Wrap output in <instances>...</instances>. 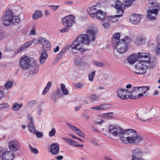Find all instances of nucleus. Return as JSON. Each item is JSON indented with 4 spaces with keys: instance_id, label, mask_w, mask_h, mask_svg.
I'll return each instance as SVG.
<instances>
[{
    "instance_id": "nucleus-32",
    "label": "nucleus",
    "mask_w": 160,
    "mask_h": 160,
    "mask_svg": "<svg viewBox=\"0 0 160 160\" xmlns=\"http://www.w3.org/2000/svg\"><path fill=\"white\" fill-rule=\"evenodd\" d=\"M51 83L50 81H49L48 82L46 86L45 87L42 92V95H45L47 93V92L48 91L50 88L51 87Z\"/></svg>"
},
{
    "instance_id": "nucleus-53",
    "label": "nucleus",
    "mask_w": 160,
    "mask_h": 160,
    "mask_svg": "<svg viewBox=\"0 0 160 160\" xmlns=\"http://www.w3.org/2000/svg\"><path fill=\"white\" fill-rule=\"evenodd\" d=\"M68 29L67 28L65 27V28H63L62 29H61L60 30V32L61 33H63L64 32H67L68 31Z\"/></svg>"
},
{
    "instance_id": "nucleus-43",
    "label": "nucleus",
    "mask_w": 160,
    "mask_h": 160,
    "mask_svg": "<svg viewBox=\"0 0 160 160\" xmlns=\"http://www.w3.org/2000/svg\"><path fill=\"white\" fill-rule=\"evenodd\" d=\"M99 97L95 95H92L91 96V100L92 102L95 101H98Z\"/></svg>"
},
{
    "instance_id": "nucleus-19",
    "label": "nucleus",
    "mask_w": 160,
    "mask_h": 160,
    "mask_svg": "<svg viewBox=\"0 0 160 160\" xmlns=\"http://www.w3.org/2000/svg\"><path fill=\"white\" fill-rule=\"evenodd\" d=\"M59 147L58 144L52 143L51 146L50 152L53 155L58 154L59 152Z\"/></svg>"
},
{
    "instance_id": "nucleus-49",
    "label": "nucleus",
    "mask_w": 160,
    "mask_h": 160,
    "mask_svg": "<svg viewBox=\"0 0 160 160\" xmlns=\"http://www.w3.org/2000/svg\"><path fill=\"white\" fill-rule=\"evenodd\" d=\"M30 34L31 35H35L36 34V29L35 28H33L30 31Z\"/></svg>"
},
{
    "instance_id": "nucleus-42",
    "label": "nucleus",
    "mask_w": 160,
    "mask_h": 160,
    "mask_svg": "<svg viewBox=\"0 0 160 160\" xmlns=\"http://www.w3.org/2000/svg\"><path fill=\"white\" fill-rule=\"evenodd\" d=\"M149 3L153 6H157V1L156 0H148Z\"/></svg>"
},
{
    "instance_id": "nucleus-7",
    "label": "nucleus",
    "mask_w": 160,
    "mask_h": 160,
    "mask_svg": "<svg viewBox=\"0 0 160 160\" xmlns=\"http://www.w3.org/2000/svg\"><path fill=\"white\" fill-rule=\"evenodd\" d=\"M75 17L72 15L66 16L62 19V24L67 27H72L75 22Z\"/></svg>"
},
{
    "instance_id": "nucleus-52",
    "label": "nucleus",
    "mask_w": 160,
    "mask_h": 160,
    "mask_svg": "<svg viewBox=\"0 0 160 160\" xmlns=\"http://www.w3.org/2000/svg\"><path fill=\"white\" fill-rule=\"evenodd\" d=\"M145 92H146V91H144L143 92V93H138V95H137V97H136V99L140 98L141 97H142V96H143V94H144L145 93Z\"/></svg>"
},
{
    "instance_id": "nucleus-50",
    "label": "nucleus",
    "mask_w": 160,
    "mask_h": 160,
    "mask_svg": "<svg viewBox=\"0 0 160 160\" xmlns=\"http://www.w3.org/2000/svg\"><path fill=\"white\" fill-rule=\"evenodd\" d=\"M94 63L95 65L100 67L102 66L103 65V64L102 63L96 61H94Z\"/></svg>"
},
{
    "instance_id": "nucleus-20",
    "label": "nucleus",
    "mask_w": 160,
    "mask_h": 160,
    "mask_svg": "<svg viewBox=\"0 0 160 160\" xmlns=\"http://www.w3.org/2000/svg\"><path fill=\"white\" fill-rule=\"evenodd\" d=\"M137 56L138 58L147 59L146 60H142L140 61H142V62L143 61L147 63H149L150 62V58L149 57L148 54L144 53L139 52L138 53Z\"/></svg>"
},
{
    "instance_id": "nucleus-55",
    "label": "nucleus",
    "mask_w": 160,
    "mask_h": 160,
    "mask_svg": "<svg viewBox=\"0 0 160 160\" xmlns=\"http://www.w3.org/2000/svg\"><path fill=\"white\" fill-rule=\"evenodd\" d=\"M103 122V121L102 120H97L95 122V124H100Z\"/></svg>"
},
{
    "instance_id": "nucleus-48",
    "label": "nucleus",
    "mask_w": 160,
    "mask_h": 160,
    "mask_svg": "<svg viewBox=\"0 0 160 160\" xmlns=\"http://www.w3.org/2000/svg\"><path fill=\"white\" fill-rule=\"evenodd\" d=\"M58 5L53 6V5H49V7H51V9L53 11H55L58 7Z\"/></svg>"
},
{
    "instance_id": "nucleus-13",
    "label": "nucleus",
    "mask_w": 160,
    "mask_h": 160,
    "mask_svg": "<svg viewBox=\"0 0 160 160\" xmlns=\"http://www.w3.org/2000/svg\"><path fill=\"white\" fill-rule=\"evenodd\" d=\"M117 93L118 96L122 99L126 100L129 97V90L120 88L117 90Z\"/></svg>"
},
{
    "instance_id": "nucleus-61",
    "label": "nucleus",
    "mask_w": 160,
    "mask_h": 160,
    "mask_svg": "<svg viewBox=\"0 0 160 160\" xmlns=\"http://www.w3.org/2000/svg\"><path fill=\"white\" fill-rule=\"evenodd\" d=\"M44 14L45 16H48L49 15V12L47 10H46L44 12Z\"/></svg>"
},
{
    "instance_id": "nucleus-41",
    "label": "nucleus",
    "mask_w": 160,
    "mask_h": 160,
    "mask_svg": "<svg viewBox=\"0 0 160 160\" xmlns=\"http://www.w3.org/2000/svg\"><path fill=\"white\" fill-rule=\"evenodd\" d=\"M73 86L76 89L79 88L82 86V84L81 83H74L73 84Z\"/></svg>"
},
{
    "instance_id": "nucleus-57",
    "label": "nucleus",
    "mask_w": 160,
    "mask_h": 160,
    "mask_svg": "<svg viewBox=\"0 0 160 160\" xmlns=\"http://www.w3.org/2000/svg\"><path fill=\"white\" fill-rule=\"evenodd\" d=\"M62 139L66 141L67 142H69L70 143V141H71V139L69 138H62Z\"/></svg>"
},
{
    "instance_id": "nucleus-17",
    "label": "nucleus",
    "mask_w": 160,
    "mask_h": 160,
    "mask_svg": "<svg viewBox=\"0 0 160 160\" xmlns=\"http://www.w3.org/2000/svg\"><path fill=\"white\" fill-rule=\"evenodd\" d=\"M96 5L92 6L89 7L87 9L88 13L92 18H95V15L98 10Z\"/></svg>"
},
{
    "instance_id": "nucleus-25",
    "label": "nucleus",
    "mask_w": 160,
    "mask_h": 160,
    "mask_svg": "<svg viewBox=\"0 0 160 160\" xmlns=\"http://www.w3.org/2000/svg\"><path fill=\"white\" fill-rule=\"evenodd\" d=\"M138 58L137 55L132 54L128 58L127 60L129 63L133 64L138 60Z\"/></svg>"
},
{
    "instance_id": "nucleus-45",
    "label": "nucleus",
    "mask_w": 160,
    "mask_h": 160,
    "mask_svg": "<svg viewBox=\"0 0 160 160\" xmlns=\"http://www.w3.org/2000/svg\"><path fill=\"white\" fill-rule=\"evenodd\" d=\"M132 160H145L143 158H138L135 156V155H132Z\"/></svg>"
},
{
    "instance_id": "nucleus-33",
    "label": "nucleus",
    "mask_w": 160,
    "mask_h": 160,
    "mask_svg": "<svg viewBox=\"0 0 160 160\" xmlns=\"http://www.w3.org/2000/svg\"><path fill=\"white\" fill-rule=\"evenodd\" d=\"M61 91L64 95H67L68 93V90L66 88L65 85L64 84H62L61 85Z\"/></svg>"
},
{
    "instance_id": "nucleus-16",
    "label": "nucleus",
    "mask_w": 160,
    "mask_h": 160,
    "mask_svg": "<svg viewBox=\"0 0 160 160\" xmlns=\"http://www.w3.org/2000/svg\"><path fill=\"white\" fill-rule=\"evenodd\" d=\"M33 42L32 41H29L21 45L18 48L15 52L16 54L20 53L27 48L29 47L32 44Z\"/></svg>"
},
{
    "instance_id": "nucleus-51",
    "label": "nucleus",
    "mask_w": 160,
    "mask_h": 160,
    "mask_svg": "<svg viewBox=\"0 0 160 160\" xmlns=\"http://www.w3.org/2000/svg\"><path fill=\"white\" fill-rule=\"evenodd\" d=\"M77 142L75 141H74L72 139H71V141L69 143V144L71 145H72L73 146H76L77 145Z\"/></svg>"
},
{
    "instance_id": "nucleus-3",
    "label": "nucleus",
    "mask_w": 160,
    "mask_h": 160,
    "mask_svg": "<svg viewBox=\"0 0 160 160\" xmlns=\"http://www.w3.org/2000/svg\"><path fill=\"white\" fill-rule=\"evenodd\" d=\"M95 39V33L93 30L90 29L87 30L86 34H82L76 38L77 42L80 45H88L91 41H93Z\"/></svg>"
},
{
    "instance_id": "nucleus-5",
    "label": "nucleus",
    "mask_w": 160,
    "mask_h": 160,
    "mask_svg": "<svg viewBox=\"0 0 160 160\" xmlns=\"http://www.w3.org/2000/svg\"><path fill=\"white\" fill-rule=\"evenodd\" d=\"M68 49L69 52L72 53H76L77 51H80L81 52H84L88 50V49L84 48L83 46L80 45L79 42H77L76 40L72 42L69 46Z\"/></svg>"
},
{
    "instance_id": "nucleus-56",
    "label": "nucleus",
    "mask_w": 160,
    "mask_h": 160,
    "mask_svg": "<svg viewBox=\"0 0 160 160\" xmlns=\"http://www.w3.org/2000/svg\"><path fill=\"white\" fill-rule=\"evenodd\" d=\"M157 16L156 15H153L152 14V15H151V16L150 17H148V18L150 19L151 20H154L156 18V17H157Z\"/></svg>"
},
{
    "instance_id": "nucleus-23",
    "label": "nucleus",
    "mask_w": 160,
    "mask_h": 160,
    "mask_svg": "<svg viewBox=\"0 0 160 160\" xmlns=\"http://www.w3.org/2000/svg\"><path fill=\"white\" fill-rule=\"evenodd\" d=\"M120 34L119 32L117 33L114 35L112 38V44L113 46H115L121 42V40L120 39Z\"/></svg>"
},
{
    "instance_id": "nucleus-21",
    "label": "nucleus",
    "mask_w": 160,
    "mask_h": 160,
    "mask_svg": "<svg viewBox=\"0 0 160 160\" xmlns=\"http://www.w3.org/2000/svg\"><path fill=\"white\" fill-rule=\"evenodd\" d=\"M106 12L101 10H98L95 15V18H96L99 20L104 19L106 17Z\"/></svg>"
},
{
    "instance_id": "nucleus-2",
    "label": "nucleus",
    "mask_w": 160,
    "mask_h": 160,
    "mask_svg": "<svg viewBox=\"0 0 160 160\" xmlns=\"http://www.w3.org/2000/svg\"><path fill=\"white\" fill-rule=\"evenodd\" d=\"M2 19L3 23L5 26L17 25L19 24L21 21L20 18L14 15L13 11L9 8L6 9Z\"/></svg>"
},
{
    "instance_id": "nucleus-12",
    "label": "nucleus",
    "mask_w": 160,
    "mask_h": 160,
    "mask_svg": "<svg viewBox=\"0 0 160 160\" xmlns=\"http://www.w3.org/2000/svg\"><path fill=\"white\" fill-rule=\"evenodd\" d=\"M38 42L42 46L44 51H48L51 49V44L50 42L46 38L40 37L38 38Z\"/></svg>"
},
{
    "instance_id": "nucleus-14",
    "label": "nucleus",
    "mask_w": 160,
    "mask_h": 160,
    "mask_svg": "<svg viewBox=\"0 0 160 160\" xmlns=\"http://www.w3.org/2000/svg\"><path fill=\"white\" fill-rule=\"evenodd\" d=\"M142 87H133L132 88L131 90H129V97L131 99H136V97H137L138 94L140 92V89Z\"/></svg>"
},
{
    "instance_id": "nucleus-47",
    "label": "nucleus",
    "mask_w": 160,
    "mask_h": 160,
    "mask_svg": "<svg viewBox=\"0 0 160 160\" xmlns=\"http://www.w3.org/2000/svg\"><path fill=\"white\" fill-rule=\"evenodd\" d=\"M156 52L158 54H160V43H158L157 45Z\"/></svg>"
},
{
    "instance_id": "nucleus-8",
    "label": "nucleus",
    "mask_w": 160,
    "mask_h": 160,
    "mask_svg": "<svg viewBox=\"0 0 160 160\" xmlns=\"http://www.w3.org/2000/svg\"><path fill=\"white\" fill-rule=\"evenodd\" d=\"M32 58H29L26 56L22 57L19 61V64L22 68L24 70L27 69L31 64V61H33Z\"/></svg>"
},
{
    "instance_id": "nucleus-39",
    "label": "nucleus",
    "mask_w": 160,
    "mask_h": 160,
    "mask_svg": "<svg viewBox=\"0 0 160 160\" xmlns=\"http://www.w3.org/2000/svg\"><path fill=\"white\" fill-rule=\"evenodd\" d=\"M9 105L7 103H4L0 104V110L9 107Z\"/></svg>"
},
{
    "instance_id": "nucleus-59",
    "label": "nucleus",
    "mask_w": 160,
    "mask_h": 160,
    "mask_svg": "<svg viewBox=\"0 0 160 160\" xmlns=\"http://www.w3.org/2000/svg\"><path fill=\"white\" fill-rule=\"evenodd\" d=\"M83 117L86 120H88L89 119V117L87 115H84Z\"/></svg>"
},
{
    "instance_id": "nucleus-15",
    "label": "nucleus",
    "mask_w": 160,
    "mask_h": 160,
    "mask_svg": "<svg viewBox=\"0 0 160 160\" xmlns=\"http://www.w3.org/2000/svg\"><path fill=\"white\" fill-rule=\"evenodd\" d=\"M115 8L118 12L119 14L118 16L119 17L121 16L123 13V10L125 8V5L122 2L117 0L116 2Z\"/></svg>"
},
{
    "instance_id": "nucleus-18",
    "label": "nucleus",
    "mask_w": 160,
    "mask_h": 160,
    "mask_svg": "<svg viewBox=\"0 0 160 160\" xmlns=\"http://www.w3.org/2000/svg\"><path fill=\"white\" fill-rule=\"evenodd\" d=\"M141 19L140 15L137 14L132 15L130 17V20L131 22L134 24H138L140 21Z\"/></svg>"
},
{
    "instance_id": "nucleus-30",
    "label": "nucleus",
    "mask_w": 160,
    "mask_h": 160,
    "mask_svg": "<svg viewBox=\"0 0 160 160\" xmlns=\"http://www.w3.org/2000/svg\"><path fill=\"white\" fill-rule=\"evenodd\" d=\"M42 16V13L41 11H36L32 15V18L35 20H36Z\"/></svg>"
},
{
    "instance_id": "nucleus-29",
    "label": "nucleus",
    "mask_w": 160,
    "mask_h": 160,
    "mask_svg": "<svg viewBox=\"0 0 160 160\" xmlns=\"http://www.w3.org/2000/svg\"><path fill=\"white\" fill-rule=\"evenodd\" d=\"M145 38L142 37L141 36H138L136 40V43L138 45H141L142 43H145Z\"/></svg>"
},
{
    "instance_id": "nucleus-9",
    "label": "nucleus",
    "mask_w": 160,
    "mask_h": 160,
    "mask_svg": "<svg viewBox=\"0 0 160 160\" xmlns=\"http://www.w3.org/2000/svg\"><path fill=\"white\" fill-rule=\"evenodd\" d=\"M136 71L135 73L138 74H143L146 72L148 67L143 64L142 61H139L135 65Z\"/></svg>"
},
{
    "instance_id": "nucleus-22",
    "label": "nucleus",
    "mask_w": 160,
    "mask_h": 160,
    "mask_svg": "<svg viewBox=\"0 0 160 160\" xmlns=\"http://www.w3.org/2000/svg\"><path fill=\"white\" fill-rule=\"evenodd\" d=\"M67 124L71 128L73 131H74L79 136L82 138H84L85 137V135L84 133L79 129L78 128L68 123Z\"/></svg>"
},
{
    "instance_id": "nucleus-10",
    "label": "nucleus",
    "mask_w": 160,
    "mask_h": 160,
    "mask_svg": "<svg viewBox=\"0 0 160 160\" xmlns=\"http://www.w3.org/2000/svg\"><path fill=\"white\" fill-rule=\"evenodd\" d=\"M8 147L11 151L15 152L20 149L21 145L18 141L16 139H13L9 142Z\"/></svg>"
},
{
    "instance_id": "nucleus-1",
    "label": "nucleus",
    "mask_w": 160,
    "mask_h": 160,
    "mask_svg": "<svg viewBox=\"0 0 160 160\" xmlns=\"http://www.w3.org/2000/svg\"><path fill=\"white\" fill-rule=\"evenodd\" d=\"M109 132L114 136H119L121 141L124 143H131L135 142H138L142 139L132 129L124 130L121 128L114 127L112 125L109 127Z\"/></svg>"
},
{
    "instance_id": "nucleus-6",
    "label": "nucleus",
    "mask_w": 160,
    "mask_h": 160,
    "mask_svg": "<svg viewBox=\"0 0 160 160\" xmlns=\"http://www.w3.org/2000/svg\"><path fill=\"white\" fill-rule=\"evenodd\" d=\"M14 158V153L12 151L0 150V158L2 160H13Z\"/></svg>"
},
{
    "instance_id": "nucleus-11",
    "label": "nucleus",
    "mask_w": 160,
    "mask_h": 160,
    "mask_svg": "<svg viewBox=\"0 0 160 160\" xmlns=\"http://www.w3.org/2000/svg\"><path fill=\"white\" fill-rule=\"evenodd\" d=\"M32 59L33 60V63H31L27 69H28V72L30 74L35 75L39 70L38 64L36 62L33 58H32Z\"/></svg>"
},
{
    "instance_id": "nucleus-24",
    "label": "nucleus",
    "mask_w": 160,
    "mask_h": 160,
    "mask_svg": "<svg viewBox=\"0 0 160 160\" xmlns=\"http://www.w3.org/2000/svg\"><path fill=\"white\" fill-rule=\"evenodd\" d=\"M29 118L30 122L28 124V128L29 131L32 133H35V126L34 125L32 121V119L31 118L30 116Z\"/></svg>"
},
{
    "instance_id": "nucleus-60",
    "label": "nucleus",
    "mask_w": 160,
    "mask_h": 160,
    "mask_svg": "<svg viewBox=\"0 0 160 160\" xmlns=\"http://www.w3.org/2000/svg\"><path fill=\"white\" fill-rule=\"evenodd\" d=\"M63 157L62 156H59L56 158V159L58 160H61L63 159Z\"/></svg>"
},
{
    "instance_id": "nucleus-35",
    "label": "nucleus",
    "mask_w": 160,
    "mask_h": 160,
    "mask_svg": "<svg viewBox=\"0 0 160 160\" xmlns=\"http://www.w3.org/2000/svg\"><path fill=\"white\" fill-rule=\"evenodd\" d=\"M95 74V72L94 71L91 72V73L89 74L88 75V79L90 81L93 80V78Z\"/></svg>"
},
{
    "instance_id": "nucleus-27",
    "label": "nucleus",
    "mask_w": 160,
    "mask_h": 160,
    "mask_svg": "<svg viewBox=\"0 0 160 160\" xmlns=\"http://www.w3.org/2000/svg\"><path fill=\"white\" fill-rule=\"evenodd\" d=\"M48 57V54L46 52H42L39 58L40 63L42 64L44 63L46 61Z\"/></svg>"
},
{
    "instance_id": "nucleus-4",
    "label": "nucleus",
    "mask_w": 160,
    "mask_h": 160,
    "mask_svg": "<svg viewBox=\"0 0 160 160\" xmlns=\"http://www.w3.org/2000/svg\"><path fill=\"white\" fill-rule=\"evenodd\" d=\"M131 39L128 36L121 40V42L114 46L115 48L120 54L128 50L131 46Z\"/></svg>"
},
{
    "instance_id": "nucleus-36",
    "label": "nucleus",
    "mask_w": 160,
    "mask_h": 160,
    "mask_svg": "<svg viewBox=\"0 0 160 160\" xmlns=\"http://www.w3.org/2000/svg\"><path fill=\"white\" fill-rule=\"evenodd\" d=\"M29 146L30 150L32 153L35 154H37L38 153V151L37 148L32 147L30 145H29Z\"/></svg>"
},
{
    "instance_id": "nucleus-40",
    "label": "nucleus",
    "mask_w": 160,
    "mask_h": 160,
    "mask_svg": "<svg viewBox=\"0 0 160 160\" xmlns=\"http://www.w3.org/2000/svg\"><path fill=\"white\" fill-rule=\"evenodd\" d=\"M56 133L55 129L54 128H52L51 131L49 133V135L50 137H52Z\"/></svg>"
},
{
    "instance_id": "nucleus-34",
    "label": "nucleus",
    "mask_w": 160,
    "mask_h": 160,
    "mask_svg": "<svg viewBox=\"0 0 160 160\" xmlns=\"http://www.w3.org/2000/svg\"><path fill=\"white\" fill-rule=\"evenodd\" d=\"M123 2L125 3V5L127 7H129L132 4V3L134 0H122Z\"/></svg>"
},
{
    "instance_id": "nucleus-64",
    "label": "nucleus",
    "mask_w": 160,
    "mask_h": 160,
    "mask_svg": "<svg viewBox=\"0 0 160 160\" xmlns=\"http://www.w3.org/2000/svg\"><path fill=\"white\" fill-rule=\"evenodd\" d=\"M81 107V106H78L77 107H76L75 108V109L76 111H77Z\"/></svg>"
},
{
    "instance_id": "nucleus-44",
    "label": "nucleus",
    "mask_w": 160,
    "mask_h": 160,
    "mask_svg": "<svg viewBox=\"0 0 160 160\" xmlns=\"http://www.w3.org/2000/svg\"><path fill=\"white\" fill-rule=\"evenodd\" d=\"M102 23L103 26L105 28H107L109 25V21H103Z\"/></svg>"
},
{
    "instance_id": "nucleus-62",
    "label": "nucleus",
    "mask_w": 160,
    "mask_h": 160,
    "mask_svg": "<svg viewBox=\"0 0 160 160\" xmlns=\"http://www.w3.org/2000/svg\"><path fill=\"white\" fill-rule=\"evenodd\" d=\"M132 85L131 84H128L126 86V88L127 89H130L132 88Z\"/></svg>"
},
{
    "instance_id": "nucleus-58",
    "label": "nucleus",
    "mask_w": 160,
    "mask_h": 160,
    "mask_svg": "<svg viewBox=\"0 0 160 160\" xmlns=\"http://www.w3.org/2000/svg\"><path fill=\"white\" fill-rule=\"evenodd\" d=\"M141 89H143L144 88H145L146 89V90L145 91L146 92L149 89V87L148 86H142V87H141Z\"/></svg>"
},
{
    "instance_id": "nucleus-46",
    "label": "nucleus",
    "mask_w": 160,
    "mask_h": 160,
    "mask_svg": "<svg viewBox=\"0 0 160 160\" xmlns=\"http://www.w3.org/2000/svg\"><path fill=\"white\" fill-rule=\"evenodd\" d=\"M68 49V48L67 47H65L63 48L60 51L59 53V56H62V55Z\"/></svg>"
},
{
    "instance_id": "nucleus-26",
    "label": "nucleus",
    "mask_w": 160,
    "mask_h": 160,
    "mask_svg": "<svg viewBox=\"0 0 160 160\" xmlns=\"http://www.w3.org/2000/svg\"><path fill=\"white\" fill-rule=\"evenodd\" d=\"M108 105L106 104L100 105L91 108V109H95L97 111H103L109 108Z\"/></svg>"
},
{
    "instance_id": "nucleus-37",
    "label": "nucleus",
    "mask_w": 160,
    "mask_h": 160,
    "mask_svg": "<svg viewBox=\"0 0 160 160\" xmlns=\"http://www.w3.org/2000/svg\"><path fill=\"white\" fill-rule=\"evenodd\" d=\"M38 102L36 100H31L28 102V105L29 107H32L34 106Z\"/></svg>"
},
{
    "instance_id": "nucleus-38",
    "label": "nucleus",
    "mask_w": 160,
    "mask_h": 160,
    "mask_svg": "<svg viewBox=\"0 0 160 160\" xmlns=\"http://www.w3.org/2000/svg\"><path fill=\"white\" fill-rule=\"evenodd\" d=\"M12 85V83L11 81H8L5 85V88L8 89L11 88Z\"/></svg>"
},
{
    "instance_id": "nucleus-63",
    "label": "nucleus",
    "mask_w": 160,
    "mask_h": 160,
    "mask_svg": "<svg viewBox=\"0 0 160 160\" xmlns=\"http://www.w3.org/2000/svg\"><path fill=\"white\" fill-rule=\"evenodd\" d=\"M54 52H58L59 49V46H57L55 48H54Z\"/></svg>"
},
{
    "instance_id": "nucleus-28",
    "label": "nucleus",
    "mask_w": 160,
    "mask_h": 160,
    "mask_svg": "<svg viewBox=\"0 0 160 160\" xmlns=\"http://www.w3.org/2000/svg\"><path fill=\"white\" fill-rule=\"evenodd\" d=\"M158 12V10L157 9H148L147 10V12L148 13L147 15V17H150L151 15H155L157 16V13Z\"/></svg>"
},
{
    "instance_id": "nucleus-54",
    "label": "nucleus",
    "mask_w": 160,
    "mask_h": 160,
    "mask_svg": "<svg viewBox=\"0 0 160 160\" xmlns=\"http://www.w3.org/2000/svg\"><path fill=\"white\" fill-rule=\"evenodd\" d=\"M36 133L37 137L38 138L41 137L43 135V134L42 132H39L37 131L36 132Z\"/></svg>"
},
{
    "instance_id": "nucleus-31",
    "label": "nucleus",
    "mask_w": 160,
    "mask_h": 160,
    "mask_svg": "<svg viewBox=\"0 0 160 160\" xmlns=\"http://www.w3.org/2000/svg\"><path fill=\"white\" fill-rule=\"evenodd\" d=\"M23 106V104L21 103L19 104L17 103H14L12 107V109L13 111H17Z\"/></svg>"
}]
</instances>
